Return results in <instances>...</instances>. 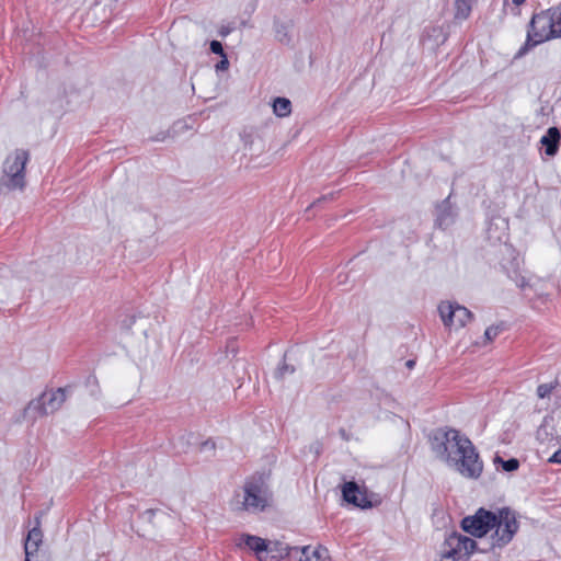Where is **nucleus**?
<instances>
[{
	"label": "nucleus",
	"instance_id": "obj_1",
	"mask_svg": "<svg viewBox=\"0 0 561 561\" xmlns=\"http://www.w3.org/2000/svg\"><path fill=\"white\" fill-rule=\"evenodd\" d=\"M560 16V4L535 13L528 24L526 42L517 51L516 58L543 42L561 38V25L558 24Z\"/></svg>",
	"mask_w": 561,
	"mask_h": 561
},
{
	"label": "nucleus",
	"instance_id": "obj_2",
	"mask_svg": "<svg viewBox=\"0 0 561 561\" xmlns=\"http://www.w3.org/2000/svg\"><path fill=\"white\" fill-rule=\"evenodd\" d=\"M66 392L67 388L44 391L41 396L31 400L23 411L13 417V423L21 424L28 420L34 424L38 417L58 411L67 399Z\"/></svg>",
	"mask_w": 561,
	"mask_h": 561
},
{
	"label": "nucleus",
	"instance_id": "obj_3",
	"mask_svg": "<svg viewBox=\"0 0 561 561\" xmlns=\"http://www.w3.org/2000/svg\"><path fill=\"white\" fill-rule=\"evenodd\" d=\"M495 523L490 536L489 543L480 549V552L488 553L495 549H502L507 546L519 529L517 513L508 506L497 508L494 512Z\"/></svg>",
	"mask_w": 561,
	"mask_h": 561
},
{
	"label": "nucleus",
	"instance_id": "obj_4",
	"mask_svg": "<svg viewBox=\"0 0 561 561\" xmlns=\"http://www.w3.org/2000/svg\"><path fill=\"white\" fill-rule=\"evenodd\" d=\"M428 439L433 453L447 465L460 454L457 450L460 445L463 444L466 448V445L472 443L466 435L451 427H438L433 430Z\"/></svg>",
	"mask_w": 561,
	"mask_h": 561
},
{
	"label": "nucleus",
	"instance_id": "obj_5",
	"mask_svg": "<svg viewBox=\"0 0 561 561\" xmlns=\"http://www.w3.org/2000/svg\"><path fill=\"white\" fill-rule=\"evenodd\" d=\"M273 492L266 478L263 474L249 477L243 484V501L240 510L257 514L271 506Z\"/></svg>",
	"mask_w": 561,
	"mask_h": 561
},
{
	"label": "nucleus",
	"instance_id": "obj_6",
	"mask_svg": "<svg viewBox=\"0 0 561 561\" xmlns=\"http://www.w3.org/2000/svg\"><path fill=\"white\" fill-rule=\"evenodd\" d=\"M28 159V151L23 149H16L5 158L0 176V194L24 190L25 165Z\"/></svg>",
	"mask_w": 561,
	"mask_h": 561
},
{
	"label": "nucleus",
	"instance_id": "obj_7",
	"mask_svg": "<svg viewBox=\"0 0 561 561\" xmlns=\"http://www.w3.org/2000/svg\"><path fill=\"white\" fill-rule=\"evenodd\" d=\"M457 450L460 454L448 466L454 467L465 478L479 479L483 471V461L474 445L471 443L465 448L462 444Z\"/></svg>",
	"mask_w": 561,
	"mask_h": 561
},
{
	"label": "nucleus",
	"instance_id": "obj_8",
	"mask_svg": "<svg viewBox=\"0 0 561 561\" xmlns=\"http://www.w3.org/2000/svg\"><path fill=\"white\" fill-rule=\"evenodd\" d=\"M495 515L493 511L480 507L473 515L462 518V530L476 538H482L494 528Z\"/></svg>",
	"mask_w": 561,
	"mask_h": 561
},
{
	"label": "nucleus",
	"instance_id": "obj_9",
	"mask_svg": "<svg viewBox=\"0 0 561 561\" xmlns=\"http://www.w3.org/2000/svg\"><path fill=\"white\" fill-rule=\"evenodd\" d=\"M480 549L474 539L456 531L449 534L442 546L443 553L458 559H461L462 556L468 557L474 551L480 552Z\"/></svg>",
	"mask_w": 561,
	"mask_h": 561
},
{
	"label": "nucleus",
	"instance_id": "obj_10",
	"mask_svg": "<svg viewBox=\"0 0 561 561\" xmlns=\"http://www.w3.org/2000/svg\"><path fill=\"white\" fill-rule=\"evenodd\" d=\"M438 312L444 324L450 329H460L473 318V314L470 310L457 302H440L438 306Z\"/></svg>",
	"mask_w": 561,
	"mask_h": 561
},
{
	"label": "nucleus",
	"instance_id": "obj_11",
	"mask_svg": "<svg viewBox=\"0 0 561 561\" xmlns=\"http://www.w3.org/2000/svg\"><path fill=\"white\" fill-rule=\"evenodd\" d=\"M342 496L345 502L359 508H370L371 502L368 501L365 490L354 481L345 482L342 486Z\"/></svg>",
	"mask_w": 561,
	"mask_h": 561
},
{
	"label": "nucleus",
	"instance_id": "obj_12",
	"mask_svg": "<svg viewBox=\"0 0 561 561\" xmlns=\"http://www.w3.org/2000/svg\"><path fill=\"white\" fill-rule=\"evenodd\" d=\"M560 140V129L556 126L549 127L540 139V144L545 148V153L548 157H554L558 153Z\"/></svg>",
	"mask_w": 561,
	"mask_h": 561
},
{
	"label": "nucleus",
	"instance_id": "obj_13",
	"mask_svg": "<svg viewBox=\"0 0 561 561\" xmlns=\"http://www.w3.org/2000/svg\"><path fill=\"white\" fill-rule=\"evenodd\" d=\"M35 522L36 525L28 531L24 543L25 554L27 556H32L33 553L37 552L43 540V531L39 527L41 519L38 516L35 518Z\"/></svg>",
	"mask_w": 561,
	"mask_h": 561
},
{
	"label": "nucleus",
	"instance_id": "obj_14",
	"mask_svg": "<svg viewBox=\"0 0 561 561\" xmlns=\"http://www.w3.org/2000/svg\"><path fill=\"white\" fill-rule=\"evenodd\" d=\"M299 561H330L329 550L323 546L312 548L310 546L302 547L300 550Z\"/></svg>",
	"mask_w": 561,
	"mask_h": 561
},
{
	"label": "nucleus",
	"instance_id": "obj_15",
	"mask_svg": "<svg viewBox=\"0 0 561 561\" xmlns=\"http://www.w3.org/2000/svg\"><path fill=\"white\" fill-rule=\"evenodd\" d=\"M238 546L249 548V550L254 551L256 556H261L262 552H266V540L252 535L241 536Z\"/></svg>",
	"mask_w": 561,
	"mask_h": 561
},
{
	"label": "nucleus",
	"instance_id": "obj_16",
	"mask_svg": "<svg viewBox=\"0 0 561 561\" xmlns=\"http://www.w3.org/2000/svg\"><path fill=\"white\" fill-rule=\"evenodd\" d=\"M296 552H298V548H293ZM291 549L280 541H266V553H272L275 559L278 561L285 556L289 554Z\"/></svg>",
	"mask_w": 561,
	"mask_h": 561
},
{
	"label": "nucleus",
	"instance_id": "obj_17",
	"mask_svg": "<svg viewBox=\"0 0 561 561\" xmlns=\"http://www.w3.org/2000/svg\"><path fill=\"white\" fill-rule=\"evenodd\" d=\"M274 32H275V38L285 45L290 44L291 37L289 35V25L285 22H282L279 20L274 21Z\"/></svg>",
	"mask_w": 561,
	"mask_h": 561
},
{
	"label": "nucleus",
	"instance_id": "obj_18",
	"mask_svg": "<svg viewBox=\"0 0 561 561\" xmlns=\"http://www.w3.org/2000/svg\"><path fill=\"white\" fill-rule=\"evenodd\" d=\"M273 111L278 117H286L291 113V103L286 98H276L273 102Z\"/></svg>",
	"mask_w": 561,
	"mask_h": 561
},
{
	"label": "nucleus",
	"instance_id": "obj_19",
	"mask_svg": "<svg viewBox=\"0 0 561 561\" xmlns=\"http://www.w3.org/2000/svg\"><path fill=\"white\" fill-rule=\"evenodd\" d=\"M285 357L286 355H284V358ZM295 371V366L287 364L284 359L276 368L274 376L276 379L282 380L286 377V375H293Z\"/></svg>",
	"mask_w": 561,
	"mask_h": 561
},
{
	"label": "nucleus",
	"instance_id": "obj_20",
	"mask_svg": "<svg viewBox=\"0 0 561 561\" xmlns=\"http://www.w3.org/2000/svg\"><path fill=\"white\" fill-rule=\"evenodd\" d=\"M494 462H500L502 465V469L506 472H513L519 468V461L516 458L504 460L500 456H495Z\"/></svg>",
	"mask_w": 561,
	"mask_h": 561
},
{
	"label": "nucleus",
	"instance_id": "obj_21",
	"mask_svg": "<svg viewBox=\"0 0 561 561\" xmlns=\"http://www.w3.org/2000/svg\"><path fill=\"white\" fill-rule=\"evenodd\" d=\"M436 221L439 227H447L451 222L450 213L447 211L445 203L438 207Z\"/></svg>",
	"mask_w": 561,
	"mask_h": 561
},
{
	"label": "nucleus",
	"instance_id": "obj_22",
	"mask_svg": "<svg viewBox=\"0 0 561 561\" xmlns=\"http://www.w3.org/2000/svg\"><path fill=\"white\" fill-rule=\"evenodd\" d=\"M85 387L89 389L90 394L93 397H98L101 392L99 380L95 375H89L84 381Z\"/></svg>",
	"mask_w": 561,
	"mask_h": 561
},
{
	"label": "nucleus",
	"instance_id": "obj_23",
	"mask_svg": "<svg viewBox=\"0 0 561 561\" xmlns=\"http://www.w3.org/2000/svg\"><path fill=\"white\" fill-rule=\"evenodd\" d=\"M556 387H557V382L541 383L537 387V396L540 399L548 398L551 394V392L556 389Z\"/></svg>",
	"mask_w": 561,
	"mask_h": 561
},
{
	"label": "nucleus",
	"instance_id": "obj_24",
	"mask_svg": "<svg viewBox=\"0 0 561 561\" xmlns=\"http://www.w3.org/2000/svg\"><path fill=\"white\" fill-rule=\"evenodd\" d=\"M502 331V328L500 325H491L486 328L484 332V337L488 342H492Z\"/></svg>",
	"mask_w": 561,
	"mask_h": 561
},
{
	"label": "nucleus",
	"instance_id": "obj_25",
	"mask_svg": "<svg viewBox=\"0 0 561 561\" xmlns=\"http://www.w3.org/2000/svg\"><path fill=\"white\" fill-rule=\"evenodd\" d=\"M209 48L213 54L219 55L220 57L226 55L222 44L219 41H211Z\"/></svg>",
	"mask_w": 561,
	"mask_h": 561
},
{
	"label": "nucleus",
	"instance_id": "obj_26",
	"mask_svg": "<svg viewBox=\"0 0 561 561\" xmlns=\"http://www.w3.org/2000/svg\"><path fill=\"white\" fill-rule=\"evenodd\" d=\"M215 448H216L215 442L213 439H207L201 444L199 450L201 451H206V450L213 451V450H215Z\"/></svg>",
	"mask_w": 561,
	"mask_h": 561
},
{
	"label": "nucleus",
	"instance_id": "obj_27",
	"mask_svg": "<svg viewBox=\"0 0 561 561\" xmlns=\"http://www.w3.org/2000/svg\"><path fill=\"white\" fill-rule=\"evenodd\" d=\"M229 67L227 55L221 56V60L216 64V70H226Z\"/></svg>",
	"mask_w": 561,
	"mask_h": 561
},
{
	"label": "nucleus",
	"instance_id": "obj_28",
	"mask_svg": "<svg viewBox=\"0 0 561 561\" xmlns=\"http://www.w3.org/2000/svg\"><path fill=\"white\" fill-rule=\"evenodd\" d=\"M516 285L520 288V289H526L528 287H531V285L529 284V282L524 277V276H518L516 278Z\"/></svg>",
	"mask_w": 561,
	"mask_h": 561
},
{
	"label": "nucleus",
	"instance_id": "obj_29",
	"mask_svg": "<svg viewBox=\"0 0 561 561\" xmlns=\"http://www.w3.org/2000/svg\"><path fill=\"white\" fill-rule=\"evenodd\" d=\"M334 196H335V193H329L327 195H323L320 198H318L311 206H316V205L320 204L321 202L331 201L334 198Z\"/></svg>",
	"mask_w": 561,
	"mask_h": 561
},
{
	"label": "nucleus",
	"instance_id": "obj_30",
	"mask_svg": "<svg viewBox=\"0 0 561 561\" xmlns=\"http://www.w3.org/2000/svg\"><path fill=\"white\" fill-rule=\"evenodd\" d=\"M551 463H560L561 465V449L557 450L548 460Z\"/></svg>",
	"mask_w": 561,
	"mask_h": 561
},
{
	"label": "nucleus",
	"instance_id": "obj_31",
	"mask_svg": "<svg viewBox=\"0 0 561 561\" xmlns=\"http://www.w3.org/2000/svg\"><path fill=\"white\" fill-rule=\"evenodd\" d=\"M260 561H277L272 553L262 552L261 556H256Z\"/></svg>",
	"mask_w": 561,
	"mask_h": 561
},
{
	"label": "nucleus",
	"instance_id": "obj_32",
	"mask_svg": "<svg viewBox=\"0 0 561 561\" xmlns=\"http://www.w3.org/2000/svg\"><path fill=\"white\" fill-rule=\"evenodd\" d=\"M440 554H442L440 561H460V559H458L454 556H448L447 553H443V551H440Z\"/></svg>",
	"mask_w": 561,
	"mask_h": 561
},
{
	"label": "nucleus",
	"instance_id": "obj_33",
	"mask_svg": "<svg viewBox=\"0 0 561 561\" xmlns=\"http://www.w3.org/2000/svg\"><path fill=\"white\" fill-rule=\"evenodd\" d=\"M157 510L149 508L144 512V515L148 517L149 520L152 519V517L156 515Z\"/></svg>",
	"mask_w": 561,
	"mask_h": 561
},
{
	"label": "nucleus",
	"instance_id": "obj_34",
	"mask_svg": "<svg viewBox=\"0 0 561 561\" xmlns=\"http://www.w3.org/2000/svg\"><path fill=\"white\" fill-rule=\"evenodd\" d=\"M230 31L231 30L229 27L224 26L219 30V35L226 37L230 33Z\"/></svg>",
	"mask_w": 561,
	"mask_h": 561
},
{
	"label": "nucleus",
	"instance_id": "obj_35",
	"mask_svg": "<svg viewBox=\"0 0 561 561\" xmlns=\"http://www.w3.org/2000/svg\"><path fill=\"white\" fill-rule=\"evenodd\" d=\"M405 366H407V368L412 369L415 366V360L414 359H408L405 362Z\"/></svg>",
	"mask_w": 561,
	"mask_h": 561
},
{
	"label": "nucleus",
	"instance_id": "obj_36",
	"mask_svg": "<svg viewBox=\"0 0 561 561\" xmlns=\"http://www.w3.org/2000/svg\"><path fill=\"white\" fill-rule=\"evenodd\" d=\"M547 434L546 428L543 426H540L537 431V438L541 439V434Z\"/></svg>",
	"mask_w": 561,
	"mask_h": 561
},
{
	"label": "nucleus",
	"instance_id": "obj_37",
	"mask_svg": "<svg viewBox=\"0 0 561 561\" xmlns=\"http://www.w3.org/2000/svg\"><path fill=\"white\" fill-rule=\"evenodd\" d=\"M515 5L523 4L526 0H512Z\"/></svg>",
	"mask_w": 561,
	"mask_h": 561
},
{
	"label": "nucleus",
	"instance_id": "obj_38",
	"mask_svg": "<svg viewBox=\"0 0 561 561\" xmlns=\"http://www.w3.org/2000/svg\"><path fill=\"white\" fill-rule=\"evenodd\" d=\"M164 138H165V136H164V135H163V136H162V135H159V136L154 137V140H156V141H161V140H164Z\"/></svg>",
	"mask_w": 561,
	"mask_h": 561
},
{
	"label": "nucleus",
	"instance_id": "obj_39",
	"mask_svg": "<svg viewBox=\"0 0 561 561\" xmlns=\"http://www.w3.org/2000/svg\"><path fill=\"white\" fill-rule=\"evenodd\" d=\"M164 138H165V136H164V135H163V136H162V135H159V136L154 137V140H156V141H161V140H164Z\"/></svg>",
	"mask_w": 561,
	"mask_h": 561
},
{
	"label": "nucleus",
	"instance_id": "obj_40",
	"mask_svg": "<svg viewBox=\"0 0 561 561\" xmlns=\"http://www.w3.org/2000/svg\"><path fill=\"white\" fill-rule=\"evenodd\" d=\"M30 557L31 556L25 554V561H31Z\"/></svg>",
	"mask_w": 561,
	"mask_h": 561
}]
</instances>
